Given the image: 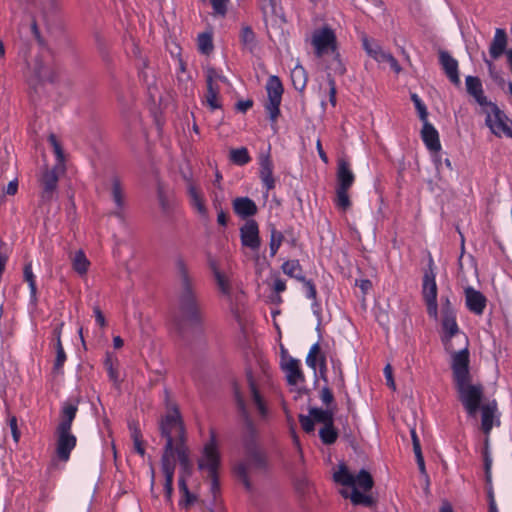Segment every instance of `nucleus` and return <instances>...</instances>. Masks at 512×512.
I'll return each mask as SVG.
<instances>
[{"mask_svg":"<svg viewBox=\"0 0 512 512\" xmlns=\"http://www.w3.org/2000/svg\"><path fill=\"white\" fill-rule=\"evenodd\" d=\"M161 435L166 439L161 456V471L164 475V493L166 502L172 503L173 479L176 463L174 449L177 445H185V430L180 413L175 405L167 407V413L160 423Z\"/></svg>","mask_w":512,"mask_h":512,"instance_id":"f257e3e1","label":"nucleus"},{"mask_svg":"<svg viewBox=\"0 0 512 512\" xmlns=\"http://www.w3.org/2000/svg\"><path fill=\"white\" fill-rule=\"evenodd\" d=\"M78 412V401H66L60 410L59 423L56 427V455L59 460L67 462L71 451L77 443L76 436L72 433V423Z\"/></svg>","mask_w":512,"mask_h":512,"instance_id":"f03ea898","label":"nucleus"},{"mask_svg":"<svg viewBox=\"0 0 512 512\" xmlns=\"http://www.w3.org/2000/svg\"><path fill=\"white\" fill-rule=\"evenodd\" d=\"M177 269L181 283L179 296L180 315L184 321L191 324H198L202 320V310L187 267L182 260L177 262Z\"/></svg>","mask_w":512,"mask_h":512,"instance_id":"7ed1b4c3","label":"nucleus"},{"mask_svg":"<svg viewBox=\"0 0 512 512\" xmlns=\"http://www.w3.org/2000/svg\"><path fill=\"white\" fill-rule=\"evenodd\" d=\"M220 466V452L216 436L211 431V437L209 442L204 445L202 455L198 460V468L200 470L207 471L208 476L211 480L210 492L213 500L216 501V497L219 493L220 486L218 481V469Z\"/></svg>","mask_w":512,"mask_h":512,"instance_id":"20e7f679","label":"nucleus"},{"mask_svg":"<svg viewBox=\"0 0 512 512\" xmlns=\"http://www.w3.org/2000/svg\"><path fill=\"white\" fill-rule=\"evenodd\" d=\"M247 379L251 399L260 415L265 416L267 408L264 402V394L273 385L269 367L261 364L259 369L247 373Z\"/></svg>","mask_w":512,"mask_h":512,"instance_id":"39448f33","label":"nucleus"},{"mask_svg":"<svg viewBox=\"0 0 512 512\" xmlns=\"http://www.w3.org/2000/svg\"><path fill=\"white\" fill-rule=\"evenodd\" d=\"M441 314H442V341L446 350H452L454 338L460 344V335H465L459 331L456 322V315L451 301L448 297L441 298Z\"/></svg>","mask_w":512,"mask_h":512,"instance_id":"423d86ee","label":"nucleus"},{"mask_svg":"<svg viewBox=\"0 0 512 512\" xmlns=\"http://www.w3.org/2000/svg\"><path fill=\"white\" fill-rule=\"evenodd\" d=\"M459 346L458 351H456L455 345H453L452 350H446L451 355V369L455 383L471 378L469 371L470 354L466 335H460Z\"/></svg>","mask_w":512,"mask_h":512,"instance_id":"0eeeda50","label":"nucleus"},{"mask_svg":"<svg viewBox=\"0 0 512 512\" xmlns=\"http://www.w3.org/2000/svg\"><path fill=\"white\" fill-rule=\"evenodd\" d=\"M311 45L317 58L326 60L330 54L338 50L337 37L332 28L323 26L312 32Z\"/></svg>","mask_w":512,"mask_h":512,"instance_id":"6e6552de","label":"nucleus"},{"mask_svg":"<svg viewBox=\"0 0 512 512\" xmlns=\"http://www.w3.org/2000/svg\"><path fill=\"white\" fill-rule=\"evenodd\" d=\"M459 399L470 416H475L483 397L481 384H471V378L455 383Z\"/></svg>","mask_w":512,"mask_h":512,"instance_id":"1a4fd4ad","label":"nucleus"},{"mask_svg":"<svg viewBox=\"0 0 512 512\" xmlns=\"http://www.w3.org/2000/svg\"><path fill=\"white\" fill-rule=\"evenodd\" d=\"M333 478L335 482L343 486H349L357 490L361 489L364 492L371 490L374 485L373 478L368 471L362 469L354 476L345 465L339 466V470L334 473Z\"/></svg>","mask_w":512,"mask_h":512,"instance_id":"9d476101","label":"nucleus"},{"mask_svg":"<svg viewBox=\"0 0 512 512\" xmlns=\"http://www.w3.org/2000/svg\"><path fill=\"white\" fill-rule=\"evenodd\" d=\"M246 448V456L247 459L245 462L238 464L235 467V471L239 478L242 479L246 488H250V483L248 480V470L253 469H263L265 468L266 458L261 450L257 448V446L249 441L245 444Z\"/></svg>","mask_w":512,"mask_h":512,"instance_id":"9b49d317","label":"nucleus"},{"mask_svg":"<svg viewBox=\"0 0 512 512\" xmlns=\"http://www.w3.org/2000/svg\"><path fill=\"white\" fill-rule=\"evenodd\" d=\"M485 114V124L497 137H502L509 127H512V120L493 102L481 109Z\"/></svg>","mask_w":512,"mask_h":512,"instance_id":"f8f14e48","label":"nucleus"},{"mask_svg":"<svg viewBox=\"0 0 512 512\" xmlns=\"http://www.w3.org/2000/svg\"><path fill=\"white\" fill-rule=\"evenodd\" d=\"M436 276L432 269L426 271L423 277L422 296L427 306L428 315L437 320L438 303H437V284Z\"/></svg>","mask_w":512,"mask_h":512,"instance_id":"ddd939ff","label":"nucleus"},{"mask_svg":"<svg viewBox=\"0 0 512 512\" xmlns=\"http://www.w3.org/2000/svg\"><path fill=\"white\" fill-rule=\"evenodd\" d=\"M205 79L207 91L205 95L206 103L211 110L221 108L219 101L220 87L219 82H225L226 78L221 75L216 69L208 67L205 69Z\"/></svg>","mask_w":512,"mask_h":512,"instance_id":"4468645a","label":"nucleus"},{"mask_svg":"<svg viewBox=\"0 0 512 512\" xmlns=\"http://www.w3.org/2000/svg\"><path fill=\"white\" fill-rule=\"evenodd\" d=\"M266 90L268 101L265 105V108L269 114L270 119L272 121H276L280 113L279 106L281 104L283 94V86L280 79L277 76H270L266 84Z\"/></svg>","mask_w":512,"mask_h":512,"instance_id":"2eb2a0df","label":"nucleus"},{"mask_svg":"<svg viewBox=\"0 0 512 512\" xmlns=\"http://www.w3.org/2000/svg\"><path fill=\"white\" fill-rule=\"evenodd\" d=\"M185 181L190 206L200 217L204 219L208 218V209L205 205V197L202 190L191 178H185Z\"/></svg>","mask_w":512,"mask_h":512,"instance_id":"dca6fc26","label":"nucleus"},{"mask_svg":"<svg viewBox=\"0 0 512 512\" xmlns=\"http://www.w3.org/2000/svg\"><path fill=\"white\" fill-rule=\"evenodd\" d=\"M32 76L29 78V82L31 85H36L37 83H46V82H54L57 73L55 69L49 64L44 63L41 58H36L32 67Z\"/></svg>","mask_w":512,"mask_h":512,"instance_id":"f3484780","label":"nucleus"},{"mask_svg":"<svg viewBox=\"0 0 512 512\" xmlns=\"http://www.w3.org/2000/svg\"><path fill=\"white\" fill-rule=\"evenodd\" d=\"M241 242L243 246L250 248L251 250H258L261 245L259 237V228L255 220H248L240 228Z\"/></svg>","mask_w":512,"mask_h":512,"instance_id":"a211bd4d","label":"nucleus"},{"mask_svg":"<svg viewBox=\"0 0 512 512\" xmlns=\"http://www.w3.org/2000/svg\"><path fill=\"white\" fill-rule=\"evenodd\" d=\"M110 195L115 204L113 215L123 220L126 207V195L119 178L116 176L111 179Z\"/></svg>","mask_w":512,"mask_h":512,"instance_id":"6ab92c4d","label":"nucleus"},{"mask_svg":"<svg viewBox=\"0 0 512 512\" xmlns=\"http://www.w3.org/2000/svg\"><path fill=\"white\" fill-rule=\"evenodd\" d=\"M467 93L472 96L475 102L482 108L487 106L491 101H488L484 94L481 80L475 76H467L465 79Z\"/></svg>","mask_w":512,"mask_h":512,"instance_id":"aec40b11","label":"nucleus"},{"mask_svg":"<svg viewBox=\"0 0 512 512\" xmlns=\"http://www.w3.org/2000/svg\"><path fill=\"white\" fill-rule=\"evenodd\" d=\"M465 299L467 308L476 315H482L486 307L487 299L480 292L472 287L465 289Z\"/></svg>","mask_w":512,"mask_h":512,"instance_id":"412c9836","label":"nucleus"},{"mask_svg":"<svg viewBox=\"0 0 512 512\" xmlns=\"http://www.w3.org/2000/svg\"><path fill=\"white\" fill-rule=\"evenodd\" d=\"M440 64L449 78V80L454 84L460 85V77L458 72V62L454 59L448 52L440 51L439 53Z\"/></svg>","mask_w":512,"mask_h":512,"instance_id":"4be33fe9","label":"nucleus"},{"mask_svg":"<svg viewBox=\"0 0 512 512\" xmlns=\"http://www.w3.org/2000/svg\"><path fill=\"white\" fill-rule=\"evenodd\" d=\"M42 193L41 198L43 201H50L53 198L54 192L57 188L58 175L54 169L46 170L41 177Z\"/></svg>","mask_w":512,"mask_h":512,"instance_id":"5701e85b","label":"nucleus"},{"mask_svg":"<svg viewBox=\"0 0 512 512\" xmlns=\"http://www.w3.org/2000/svg\"><path fill=\"white\" fill-rule=\"evenodd\" d=\"M177 456L180 464V475L179 477H185V483L187 479L192 475L193 464L190 460L189 450L186 445H177L174 449V457ZM176 461V459L174 458Z\"/></svg>","mask_w":512,"mask_h":512,"instance_id":"b1692460","label":"nucleus"},{"mask_svg":"<svg viewBox=\"0 0 512 512\" xmlns=\"http://www.w3.org/2000/svg\"><path fill=\"white\" fill-rule=\"evenodd\" d=\"M354 180L355 176L350 169L349 163L344 159L339 160L337 168V188L349 190Z\"/></svg>","mask_w":512,"mask_h":512,"instance_id":"393cba45","label":"nucleus"},{"mask_svg":"<svg viewBox=\"0 0 512 512\" xmlns=\"http://www.w3.org/2000/svg\"><path fill=\"white\" fill-rule=\"evenodd\" d=\"M482 412V430L488 436L493 425H499L500 421L495 419L497 412V403L495 401L489 402L481 407Z\"/></svg>","mask_w":512,"mask_h":512,"instance_id":"a878e982","label":"nucleus"},{"mask_svg":"<svg viewBox=\"0 0 512 512\" xmlns=\"http://www.w3.org/2000/svg\"><path fill=\"white\" fill-rule=\"evenodd\" d=\"M421 136L423 142L430 151L438 152L441 149L439 134L434 126L428 121L423 122Z\"/></svg>","mask_w":512,"mask_h":512,"instance_id":"bb28decb","label":"nucleus"},{"mask_svg":"<svg viewBox=\"0 0 512 512\" xmlns=\"http://www.w3.org/2000/svg\"><path fill=\"white\" fill-rule=\"evenodd\" d=\"M260 178L267 188L271 190L275 187V179L273 177V162L269 154L261 155L260 157Z\"/></svg>","mask_w":512,"mask_h":512,"instance_id":"cd10ccee","label":"nucleus"},{"mask_svg":"<svg viewBox=\"0 0 512 512\" xmlns=\"http://www.w3.org/2000/svg\"><path fill=\"white\" fill-rule=\"evenodd\" d=\"M282 368L286 373L287 382L290 385H297L304 381V376L300 369L298 360L290 358L282 365Z\"/></svg>","mask_w":512,"mask_h":512,"instance_id":"c85d7f7f","label":"nucleus"},{"mask_svg":"<svg viewBox=\"0 0 512 512\" xmlns=\"http://www.w3.org/2000/svg\"><path fill=\"white\" fill-rule=\"evenodd\" d=\"M234 212L242 217H250L257 213V206L253 200L248 197H238L233 200Z\"/></svg>","mask_w":512,"mask_h":512,"instance_id":"c756f323","label":"nucleus"},{"mask_svg":"<svg viewBox=\"0 0 512 512\" xmlns=\"http://www.w3.org/2000/svg\"><path fill=\"white\" fill-rule=\"evenodd\" d=\"M507 46V34L504 29L497 28L494 38L491 42L489 53L493 59H498L505 51Z\"/></svg>","mask_w":512,"mask_h":512,"instance_id":"7c9ffc66","label":"nucleus"},{"mask_svg":"<svg viewBox=\"0 0 512 512\" xmlns=\"http://www.w3.org/2000/svg\"><path fill=\"white\" fill-rule=\"evenodd\" d=\"M62 327H63V323H61L54 329V335L56 337V344H55L56 358H55V362H54V371L57 373H62V369H63L64 363L66 361V353L64 351V348H63L62 342H61Z\"/></svg>","mask_w":512,"mask_h":512,"instance_id":"2f4dec72","label":"nucleus"},{"mask_svg":"<svg viewBox=\"0 0 512 512\" xmlns=\"http://www.w3.org/2000/svg\"><path fill=\"white\" fill-rule=\"evenodd\" d=\"M73 270L80 276L86 275L88 272L90 261L82 250H78L71 256Z\"/></svg>","mask_w":512,"mask_h":512,"instance_id":"473e14b6","label":"nucleus"},{"mask_svg":"<svg viewBox=\"0 0 512 512\" xmlns=\"http://www.w3.org/2000/svg\"><path fill=\"white\" fill-rule=\"evenodd\" d=\"M341 495L345 498H350L354 505H364L369 507L374 504V499L371 496L361 493L356 488L352 489L350 493L346 490H342Z\"/></svg>","mask_w":512,"mask_h":512,"instance_id":"72a5a7b5","label":"nucleus"},{"mask_svg":"<svg viewBox=\"0 0 512 512\" xmlns=\"http://www.w3.org/2000/svg\"><path fill=\"white\" fill-rule=\"evenodd\" d=\"M284 274L298 281H304L303 270L298 260H287L281 267Z\"/></svg>","mask_w":512,"mask_h":512,"instance_id":"f704fd0d","label":"nucleus"},{"mask_svg":"<svg viewBox=\"0 0 512 512\" xmlns=\"http://www.w3.org/2000/svg\"><path fill=\"white\" fill-rule=\"evenodd\" d=\"M240 42L244 49L253 52L257 46L255 33L250 26H242L239 34Z\"/></svg>","mask_w":512,"mask_h":512,"instance_id":"c9c22d12","label":"nucleus"},{"mask_svg":"<svg viewBox=\"0 0 512 512\" xmlns=\"http://www.w3.org/2000/svg\"><path fill=\"white\" fill-rule=\"evenodd\" d=\"M291 80L294 88L303 91L307 83V74L303 66L296 65L291 71Z\"/></svg>","mask_w":512,"mask_h":512,"instance_id":"e433bc0d","label":"nucleus"},{"mask_svg":"<svg viewBox=\"0 0 512 512\" xmlns=\"http://www.w3.org/2000/svg\"><path fill=\"white\" fill-rule=\"evenodd\" d=\"M24 280L28 283L29 289H30V299L32 303H36L37 301V286H36V280L35 275L32 271V264L27 263L24 266L23 271Z\"/></svg>","mask_w":512,"mask_h":512,"instance_id":"4c0bfd02","label":"nucleus"},{"mask_svg":"<svg viewBox=\"0 0 512 512\" xmlns=\"http://www.w3.org/2000/svg\"><path fill=\"white\" fill-rule=\"evenodd\" d=\"M214 277L221 293L229 298L232 292V284L230 278L217 269H214Z\"/></svg>","mask_w":512,"mask_h":512,"instance_id":"58836bf2","label":"nucleus"},{"mask_svg":"<svg viewBox=\"0 0 512 512\" xmlns=\"http://www.w3.org/2000/svg\"><path fill=\"white\" fill-rule=\"evenodd\" d=\"M270 255L274 257L284 241V235L274 225H270Z\"/></svg>","mask_w":512,"mask_h":512,"instance_id":"ea45409f","label":"nucleus"},{"mask_svg":"<svg viewBox=\"0 0 512 512\" xmlns=\"http://www.w3.org/2000/svg\"><path fill=\"white\" fill-rule=\"evenodd\" d=\"M328 57L331 59L327 63V69L336 75H344L346 72V67L340 57L339 51L336 50L335 54H330Z\"/></svg>","mask_w":512,"mask_h":512,"instance_id":"a19ab883","label":"nucleus"},{"mask_svg":"<svg viewBox=\"0 0 512 512\" xmlns=\"http://www.w3.org/2000/svg\"><path fill=\"white\" fill-rule=\"evenodd\" d=\"M229 158L234 164L239 166L246 165L251 161V157L245 147L231 149Z\"/></svg>","mask_w":512,"mask_h":512,"instance_id":"79ce46f5","label":"nucleus"},{"mask_svg":"<svg viewBox=\"0 0 512 512\" xmlns=\"http://www.w3.org/2000/svg\"><path fill=\"white\" fill-rule=\"evenodd\" d=\"M309 413L315 422L323 423L324 426L333 423V412L330 410L311 408Z\"/></svg>","mask_w":512,"mask_h":512,"instance_id":"37998d69","label":"nucleus"},{"mask_svg":"<svg viewBox=\"0 0 512 512\" xmlns=\"http://www.w3.org/2000/svg\"><path fill=\"white\" fill-rule=\"evenodd\" d=\"M179 490L182 493V499L180 500V506L188 507L196 501V496L190 493L187 483H185V477H179L178 480Z\"/></svg>","mask_w":512,"mask_h":512,"instance_id":"c03bdc74","label":"nucleus"},{"mask_svg":"<svg viewBox=\"0 0 512 512\" xmlns=\"http://www.w3.org/2000/svg\"><path fill=\"white\" fill-rule=\"evenodd\" d=\"M319 436L322 442L326 445H331L336 442L338 434L332 424L323 426L319 431Z\"/></svg>","mask_w":512,"mask_h":512,"instance_id":"a18cd8bd","label":"nucleus"},{"mask_svg":"<svg viewBox=\"0 0 512 512\" xmlns=\"http://www.w3.org/2000/svg\"><path fill=\"white\" fill-rule=\"evenodd\" d=\"M335 204L343 211L347 210L351 206L348 190L336 188Z\"/></svg>","mask_w":512,"mask_h":512,"instance_id":"49530a36","label":"nucleus"},{"mask_svg":"<svg viewBox=\"0 0 512 512\" xmlns=\"http://www.w3.org/2000/svg\"><path fill=\"white\" fill-rule=\"evenodd\" d=\"M198 48L204 53L208 54L213 49L212 37L208 33H202L198 36Z\"/></svg>","mask_w":512,"mask_h":512,"instance_id":"de8ad7c7","label":"nucleus"},{"mask_svg":"<svg viewBox=\"0 0 512 512\" xmlns=\"http://www.w3.org/2000/svg\"><path fill=\"white\" fill-rule=\"evenodd\" d=\"M320 355V345L319 343H315L311 346L308 355L306 357V363L313 370L316 369L318 356Z\"/></svg>","mask_w":512,"mask_h":512,"instance_id":"09e8293b","label":"nucleus"},{"mask_svg":"<svg viewBox=\"0 0 512 512\" xmlns=\"http://www.w3.org/2000/svg\"><path fill=\"white\" fill-rule=\"evenodd\" d=\"M411 99L415 105V108L417 109V112L419 114V117L420 119L423 121V122H426L428 121L427 120V116H428V112H427V109H426V106L424 105V103L421 101V99L419 98V96L417 94H412L411 95Z\"/></svg>","mask_w":512,"mask_h":512,"instance_id":"8fccbe9b","label":"nucleus"},{"mask_svg":"<svg viewBox=\"0 0 512 512\" xmlns=\"http://www.w3.org/2000/svg\"><path fill=\"white\" fill-rule=\"evenodd\" d=\"M363 47L367 54L372 57L374 60L377 58L378 54L381 52L382 48L374 41H369L368 39L363 40Z\"/></svg>","mask_w":512,"mask_h":512,"instance_id":"3c124183","label":"nucleus"},{"mask_svg":"<svg viewBox=\"0 0 512 512\" xmlns=\"http://www.w3.org/2000/svg\"><path fill=\"white\" fill-rule=\"evenodd\" d=\"M304 285V287L306 288V296L307 298L311 299L314 301V306L317 305V290H316V287L314 285V283L311 281V280H307L305 277H304V281H301Z\"/></svg>","mask_w":512,"mask_h":512,"instance_id":"603ef678","label":"nucleus"},{"mask_svg":"<svg viewBox=\"0 0 512 512\" xmlns=\"http://www.w3.org/2000/svg\"><path fill=\"white\" fill-rule=\"evenodd\" d=\"M299 422L301 424V427L303 430L307 433L314 431V419L311 417V415H300L299 416Z\"/></svg>","mask_w":512,"mask_h":512,"instance_id":"864d4df0","label":"nucleus"},{"mask_svg":"<svg viewBox=\"0 0 512 512\" xmlns=\"http://www.w3.org/2000/svg\"><path fill=\"white\" fill-rule=\"evenodd\" d=\"M229 0H211L214 14L225 16Z\"/></svg>","mask_w":512,"mask_h":512,"instance_id":"5fc2aeb1","label":"nucleus"},{"mask_svg":"<svg viewBox=\"0 0 512 512\" xmlns=\"http://www.w3.org/2000/svg\"><path fill=\"white\" fill-rule=\"evenodd\" d=\"M50 144L53 147L54 153L59 162H62L64 159L63 150L61 148L60 143L58 142L56 136L54 134H50L48 137Z\"/></svg>","mask_w":512,"mask_h":512,"instance_id":"6e6d98bb","label":"nucleus"},{"mask_svg":"<svg viewBox=\"0 0 512 512\" xmlns=\"http://www.w3.org/2000/svg\"><path fill=\"white\" fill-rule=\"evenodd\" d=\"M158 202L164 213H168L171 210L172 204L162 189L158 190Z\"/></svg>","mask_w":512,"mask_h":512,"instance_id":"4d7b16f0","label":"nucleus"},{"mask_svg":"<svg viewBox=\"0 0 512 512\" xmlns=\"http://www.w3.org/2000/svg\"><path fill=\"white\" fill-rule=\"evenodd\" d=\"M8 424H9L14 442L18 443L20 440L21 433L18 429L17 418L15 416H10L9 420H8Z\"/></svg>","mask_w":512,"mask_h":512,"instance_id":"13d9d810","label":"nucleus"},{"mask_svg":"<svg viewBox=\"0 0 512 512\" xmlns=\"http://www.w3.org/2000/svg\"><path fill=\"white\" fill-rule=\"evenodd\" d=\"M320 399L325 405H329L333 402L334 396L329 387L324 386L320 391Z\"/></svg>","mask_w":512,"mask_h":512,"instance_id":"bf43d9fd","label":"nucleus"},{"mask_svg":"<svg viewBox=\"0 0 512 512\" xmlns=\"http://www.w3.org/2000/svg\"><path fill=\"white\" fill-rule=\"evenodd\" d=\"M328 84H329V101L332 106H336V83L333 77L328 75Z\"/></svg>","mask_w":512,"mask_h":512,"instance_id":"052dcab7","label":"nucleus"},{"mask_svg":"<svg viewBox=\"0 0 512 512\" xmlns=\"http://www.w3.org/2000/svg\"><path fill=\"white\" fill-rule=\"evenodd\" d=\"M384 374L387 381V385L392 389H395V382L392 375V367L390 364H387L384 368Z\"/></svg>","mask_w":512,"mask_h":512,"instance_id":"680f3d73","label":"nucleus"},{"mask_svg":"<svg viewBox=\"0 0 512 512\" xmlns=\"http://www.w3.org/2000/svg\"><path fill=\"white\" fill-rule=\"evenodd\" d=\"M411 437H412L413 450H414L415 456L422 454L420 441H419L418 436L414 429L411 430Z\"/></svg>","mask_w":512,"mask_h":512,"instance_id":"e2e57ef3","label":"nucleus"},{"mask_svg":"<svg viewBox=\"0 0 512 512\" xmlns=\"http://www.w3.org/2000/svg\"><path fill=\"white\" fill-rule=\"evenodd\" d=\"M93 312H94L97 324L101 327H104L106 325V320H105V317H104L103 313L101 312L100 308L98 306H95L93 308Z\"/></svg>","mask_w":512,"mask_h":512,"instance_id":"0e129e2a","label":"nucleus"},{"mask_svg":"<svg viewBox=\"0 0 512 512\" xmlns=\"http://www.w3.org/2000/svg\"><path fill=\"white\" fill-rule=\"evenodd\" d=\"M484 462H485V470H486V473L488 474L491 469V465H492V459L488 453V438L485 441Z\"/></svg>","mask_w":512,"mask_h":512,"instance_id":"69168bd1","label":"nucleus"},{"mask_svg":"<svg viewBox=\"0 0 512 512\" xmlns=\"http://www.w3.org/2000/svg\"><path fill=\"white\" fill-rule=\"evenodd\" d=\"M390 66V68L396 73L399 74L402 70L401 66L399 65L398 61L391 55V57H388L387 62Z\"/></svg>","mask_w":512,"mask_h":512,"instance_id":"338daca9","label":"nucleus"},{"mask_svg":"<svg viewBox=\"0 0 512 512\" xmlns=\"http://www.w3.org/2000/svg\"><path fill=\"white\" fill-rule=\"evenodd\" d=\"M273 289L276 293H281L286 289V283L284 280L277 278L274 280Z\"/></svg>","mask_w":512,"mask_h":512,"instance_id":"774afa93","label":"nucleus"}]
</instances>
